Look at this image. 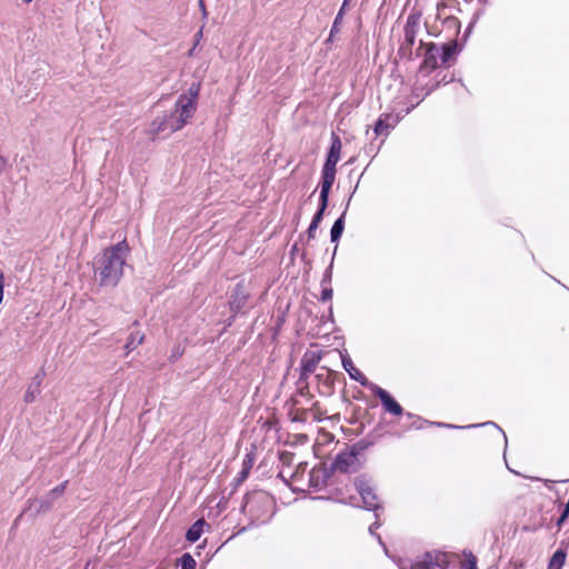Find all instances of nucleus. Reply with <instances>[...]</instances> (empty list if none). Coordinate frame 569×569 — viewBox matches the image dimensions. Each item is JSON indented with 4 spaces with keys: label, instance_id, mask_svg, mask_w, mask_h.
I'll use <instances>...</instances> for the list:
<instances>
[{
    "label": "nucleus",
    "instance_id": "obj_1",
    "mask_svg": "<svg viewBox=\"0 0 569 569\" xmlns=\"http://www.w3.org/2000/svg\"><path fill=\"white\" fill-rule=\"evenodd\" d=\"M129 252L130 247L126 239L102 251L94 263V272L100 286L116 287L119 283Z\"/></svg>",
    "mask_w": 569,
    "mask_h": 569
},
{
    "label": "nucleus",
    "instance_id": "obj_2",
    "mask_svg": "<svg viewBox=\"0 0 569 569\" xmlns=\"http://www.w3.org/2000/svg\"><path fill=\"white\" fill-rule=\"evenodd\" d=\"M425 50L423 60L419 66L418 73H428L436 70L440 66H450L455 61V57L458 52L457 40H449L441 47H438L433 42L425 43L420 41V46L417 49V56H420V50Z\"/></svg>",
    "mask_w": 569,
    "mask_h": 569
},
{
    "label": "nucleus",
    "instance_id": "obj_3",
    "mask_svg": "<svg viewBox=\"0 0 569 569\" xmlns=\"http://www.w3.org/2000/svg\"><path fill=\"white\" fill-rule=\"evenodd\" d=\"M197 109V102L192 98H187V94H181L176 102L174 111L161 120H156L152 123L153 132L160 133L169 130L176 132L182 129L186 123L193 117Z\"/></svg>",
    "mask_w": 569,
    "mask_h": 569
},
{
    "label": "nucleus",
    "instance_id": "obj_4",
    "mask_svg": "<svg viewBox=\"0 0 569 569\" xmlns=\"http://www.w3.org/2000/svg\"><path fill=\"white\" fill-rule=\"evenodd\" d=\"M273 511V498L266 491H253L246 495L242 512L249 517L251 522L263 523L271 518Z\"/></svg>",
    "mask_w": 569,
    "mask_h": 569
},
{
    "label": "nucleus",
    "instance_id": "obj_5",
    "mask_svg": "<svg viewBox=\"0 0 569 569\" xmlns=\"http://www.w3.org/2000/svg\"><path fill=\"white\" fill-rule=\"evenodd\" d=\"M420 29V13H410L403 27V41L398 49L401 59L412 60L413 46Z\"/></svg>",
    "mask_w": 569,
    "mask_h": 569
},
{
    "label": "nucleus",
    "instance_id": "obj_6",
    "mask_svg": "<svg viewBox=\"0 0 569 569\" xmlns=\"http://www.w3.org/2000/svg\"><path fill=\"white\" fill-rule=\"evenodd\" d=\"M342 143L337 134L332 136V142L322 168L321 186L331 188L336 179V166L340 160Z\"/></svg>",
    "mask_w": 569,
    "mask_h": 569
},
{
    "label": "nucleus",
    "instance_id": "obj_7",
    "mask_svg": "<svg viewBox=\"0 0 569 569\" xmlns=\"http://www.w3.org/2000/svg\"><path fill=\"white\" fill-rule=\"evenodd\" d=\"M359 452L360 450L357 446L340 451L333 461L335 469L340 472L357 471L360 466Z\"/></svg>",
    "mask_w": 569,
    "mask_h": 569
},
{
    "label": "nucleus",
    "instance_id": "obj_8",
    "mask_svg": "<svg viewBox=\"0 0 569 569\" xmlns=\"http://www.w3.org/2000/svg\"><path fill=\"white\" fill-rule=\"evenodd\" d=\"M461 23L457 16H449L435 19V23L432 26L430 34L439 36L442 32H447L448 38L456 40L458 34L460 33Z\"/></svg>",
    "mask_w": 569,
    "mask_h": 569
},
{
    "label": "nucleus",
    "instance_id": "obj_9",
    "mask_svg": "<svg viewBox=\"0 0 569 569\" xmlns=\"http://www.w3.org/2000/svg\"><path fill=\"white\" fill-rule=\"evenodd\" d=\"M355 493L357 492L360 496L365 508L368 510H377L380 507V500L369 481L363 478H357L355 480Z\"/></svg>",
    "mask_w": 569,
    "mask_h": 569
},
{
    "label": "nucleus",
    "instance_id": "obj_10",
    "mask_svg": "<svg viewBox=\"0 0 569 569\" xmlns=\"http://www.w3.org/2000/svg\"><path fill=\"white\" fill-rule=\"evenodd\" d=\"M338 372L330 370L327 367H321L316 375L317 390L321 396H331L335 391V385Z\"/></svg>",
    "mask_w": 569,
    "mask_h": 569
},
{
    "label": "nucleus",
    "instance_id": "obj_11",
    "mask_svg": "<svg viewBox=\"0 0 569 569\" xmlns=\"http://www.w3.org/2000/svg\"><path fill=\"white\" fill-rule=\"evenodd\" d=\"M355 481H339L337 487L335 488V499L345 505L359 506V499L355 493Z\"/></svg>",
    "mask_w": 569,
    "mask_h": 569
},
{
    "label": "nucleus",
    "instance_id": "obj_12",
    "mask_svg": "<svg viewBox=\"0 0 569 569\" xmlns=\"http://www.w3.org/2000/svg\"><path fill=\"white\" fill-rule=\"evenodd\" d=\"M322 359V352L319 350H307L300 361V380L308 379Z\"/></svg>",
    "mask_w": 569,
    "mask_h": 569
},
{
    "label": "nucleus",
    "instance_id": "obj_13",
    "mask_svg": "<svg viewBox=\"0 0 569 569\" xmlns=\"http://www.w3.org/2000/svg\"><path fill=\"white\" fill-rule=\"evenodd\" d=\"M448 566L446 553L428 552L423 556L422 560L417 561L411 566V569H445Z\"/></svg>",
    "mask_w": 569,
    "mask_h": 569
},
{
    "label": "nucleus",
    "instance_id": "obj_14",
    "mask_svg": "<svg viewBox=\"0 0 569 569\" xmlns=\"http://www.w3.org/2000/svg\"><path fill=\"white\" fill-rule=\"evenodd\" d=\"M371 390L375 393V396L380 399L385 411H387L393 416H397V417L402 415V412H403L402 407L399 405L398 401H396L392 398V396L388 391H386L385 389H382L379 386H373L371 388Z\"/></svg>",
    "mask_w": 569,
    "mask_h": 569
},
{
    "label": "nucleus",
    "instance_id": "obj_15",
    "mask_svg": "<svg viewBox=\"0 0 569 569\" xmlns=\"http://www.w3.org/2000/svg\"><path fill=\"white\" fill-rule=\"evenodd\" d=\"M250 298V293L243 281H240L236 284L233 292L229 299V306L231 311L239 312L241 309L246 307L248 300Z\"/></svg>",
    "mask_w": 569,
    "mask_h": 569
},
{
    "label": "nucleus",
    "instance_id": "obj_16",
    "mask_svg": "<svg viewBox=\"0 0 569 569\" xmlns=\"http://www.w3.org/2000/svg\"><path fill=\"white\" fill-rule=\"evenodd\" d=\"M307 462H298L296 468L292 470L280 469L278 477L289 485L293 489H298L296 486L300 482L306 473Z\"/></svg>",
    "mask_w": 569,
    "mask_h": 569
},
{
    "label": "nucleus",
    "instance_id": "obj_17",
    "mask_svg": "<svg viewBox=\"0 0 569 569\" xmlns=\"http://www.w3.org/2000/svg\"><path fill=\"white\" fill-rule=\"evenodd\" d=\"M437 86L438 83L432 84L430 87L421 84L419 82V79L417 78L411 89V101L410 107L407 108V113L410 112L415 107H417L427 96H429Z\"/></svg>",
    "mask_w": 569,
    "mask_h": 569
},
{
    "label": "nucleus",
    "instance_id": "obj_18",
    "mask_svg": "<svg viewBox=\"0 0 569 569\" xmlns=\"http://www.w3.org/2000/svg\"><path fill=\"white\" fill-rule=\"evenodd\" d=\"M399 122L398 116L392 113H382L375 123L373 131L376 137L388 136L389 130Z\"/></svg>",
    "mask_w": 569,
    "mask_h": 569
},
{
    "label": "nucleus",
    "instance_id": "obj_19",
    "mask_svg": "<svg viewBox=\"0 0 569 569\" xmlns=\"http://www.w3.org/2000/svg\"><path fill=\"white\" fill-rule=\"evenodd\" d=\"M341 362L343 369L348 372L350 378L357 382H359L363 387L369 386V380L365 373H362L353 363V361L348 356H343L340 353Z\"/></svg>",
    "mask_w": 569,
    "mask_h": 569
},
{
    "label": "nucleus",
    "instance_id": "obj_20",
    "mask_svg": "<svg viewBox=\"0 0 569 569\" xmlns=\"http://www.w3.org/2000/svg\"><path fill=\"white\" fill-rule=\"evenodd\" d=\"M436 19L457 16L461 11L458 0H438L436 6Z\"/></svg>",
    "mask_w": 569,
    "mask_h": 569
},
{
    "label": "nucleus",
    "instance_id": "obj_21",
    "mask_svg": "<svg viewBox=\"0 0 569 569\" xmlns=\"http://www.w3.org/2000/svg\"><path fill=\"white\" fill-rule=\"evenodd\" d=\"M330 189L331 188H325L323 186H321L320 207H319L318 211L316 212V214L313 216L312 221H311V224H313V228H318L323 218L325 210L328 206V198H329Z\"/></svg>",
    "mask_w": 569,
    "mask_h": 569
},
{
    "label": "nucleus",
    "instance_id": "obj_22",
    "mask_svg": "<svg viewBox=\"0 0 569 569\" xmlns=\"http://www.w3.org/2000/svg\"><path fill=\"white\" fill-rule=\"evenodd\" d=\"M330 189L331 188H325L323 186H321L320 207H319L318 211L316 212V214L313 216L312 221H311V224H313V228H318L323 218L325 210L328 206V198H329Z\"/></svg>",
    "mask_w": 569,
    "mask_h": 569
},
{
    "label": "nucleus",
    "instance_id": "obj_23",
    "mask_svg": "<svg viewBox=\"0 0 569 569\" xmlns=\"http://www.w3.org/2000/svg\"><path fill=\"white\" fill-rule=\"evenodd\" d=\"M206 525V521L203 519L197 520L187 531L186 539L189 542H196L199 540L203 532V527Z\"/></svg>",
    "mask_w": 569,
    "mask_h": 569
},
{
    "label": "nucleus",
    "instance_id": "obj_24",
    "mask_svg": "<svg viewBox=\"0 0 569 569\" xmlns=\"http://www.w3.org/2000/svg\"><path fill=\"white\" fill-rule=\"evenodd\" d=\"M144 341V333L141 331H133L129 335L127 343L124 346L127 355L134 350Z\"/></svg>",
    "mask_w": 569,
    "mask_h": 569
},
{
    "label": "nucleus",
    "instance_id": "obj_25",
    "mask_svg": "<svg viewBox=\"0 0 569 569\" xmlns=\"http://www.w3.org/2000/svg\"><path fill=\"white\" fill-rule=\"evenodd\" d=\"M566 558H567L566 551H563L561 549L557 550L552 555V557L548 563V569H562V567L566 562Z\"/></svg>",
    "mask_w": 569,
    "mask_h": 569
},
{
    "label": "nucleus",
    "instance_id": "obj_26",
    "mask_svg": "<svg viewBox=\"0 0 569 569\" xmlns=\"http://www.w3.org/2000/svg\"><path fill=\"white\" fill-rule=\"evenodd\" d=\"M326 471L321 468H313L309 472V487L319 488L320 480L323 481Z\"/></svg>",
    "mask_w": 569,
    "mask_h": 569
},
{
    "label": "nucleus",
    "instance_id": "obj_27",
    "mask_svg": "<svg viewBox=\"0 0 569 569\" xmlns=\"http://www.w3.org/2000/svg\"><path fill=\"white\" fill-rule=\"evenodd\" d=\"M279 461L281 469L291 470V467L295 462V453L290 451H280Z\"/></svg>",
    "mask_w": 569,
    "mask_h": 569
},
{
    "label": "nucleus",
    "instance_id": "obj_28",
    "mask_svg": "<svg viewBox=\"0 0 569 569\" xmlns=\"http://www.w3.org/2000/svg\"><path fill=\"white\" fill-rule=\"evenodd\" d=\"M343 228H345V221H343V217H340L339 219H337L331 228V232H330V236H331V241L332 242H336L340 239L341 234H342V231H343Z\"/></svg>",
    "mask_w": 569,
    "mask_h": 569
},
{
    "label": "nucleus",
    "instance_id": "obj_29",
    "mask_svg": "<svg viewBox=\"0 0 569 569\" xmlns=\"http://www.w3.org/2000/svg\"><path fill=\"white\" fill-rule=\"evenodd\" d=\"M309 410L315 421H322L327 418V410L318 401L313 402Z\"/></svg>",
    "mask_w": 569,
    "mask_h": 569
},
{
    "label": "nucleus",
    "instance_id": "obj_30",
    "mask_svg": "<svg viewBox=\"0 0 569 569\" xmlns=\"http://www.w3.org/2000/svg\"><path fill=\"white\" fill-rule=\"evenodd\" d=\"M40 393V380L36 386H29L28 390L24 393V402L31 403L36 400L37 396Z\"/></svg>",
    "mask_w": 569,
    "mask_h": 569
},
{
    "label": "nucleus",
    "instance_id": "obj_31",
    "mask_svg": "<svg viewBox=\"0 0 569 569\" xmlns=\"http://www.w3.org/2000/svg\"><path fill=\"white\" fill-rule=\"evenodd\" d=\"M253 466V458L250 455H247L242 462V470L240 472V480H244Z\"/></svg>",
    "mask_w": 569,
    "mask_h": 569
},
{
    "label": "nucleus",
    "instance_id": "obj_32",
    "mask_svg": "<svg viewBox=\"0 0 569 569\" xmlns=\"http://www.w3.org/2000/svg\"><path fill=\"white\" fill-rule=\"evenodd\" d=\"M181 569H196V560L190 553H183L179 559Z\"/></svg>",
    "mask_w": 569,
    "mask_h": 569
},
{
    "label": "nucleus",
    "instance_id": "obj_33",
    "mask_svg": "<svg viewBox=\"0 0 569 569\" xmlns=\"http://www.w3.org/2000/svg\"><path fill=\"white\" fill-rule=\"evenodd\" d=\"M68 480H64L63 482H61L59 486L54 487L53 489H51L48 493V496L52 499L59 497V496H62L66 491V488L68 486Z\"/></svg>",
    "mask_w": 569,
    "mask_h": 569
},
{
    "label": "nucleus",
    "instance_id": "obj_34",
    "mask_svg": "<svg viewBox=\"0 0 569 569\" xmlns=\"http://www.w3.org/2000/svg\"><path fill=\"white\" fill-rule=\"evenodd\" d=\"M298 383H299V393L302 397H307L308 399H311L312 395H311V392L309 390L308 379H306V380H300L299 379Z\"/></svg>",
    "mask_w": 569,
    "mask_h": 569
},
{
    "label": "nucleus",
    "instance_id": "obj_35",
    "mask_svg": "<svg viewBox=\"0 0 569 569\" xmlns=\"http://www.w3.org/2000/svg\"><path fill=\"white\" fill-rule=\"evenodd\" d=\"M3 288H4V274L3 271L0 269V303L3 299Z\"/></svg>",
    "mask_w": 569,
    "mask_h": 569
},
{
    "label": "nucleus",
    "instance_id": "obj_36",
    "mask_svg": "<svg viewBox=\"0 0 569 569\" xmlns=\"http://www.w3.org/2000/svg\"><path fill=\"white\" fill-rule=\"evenodd\" d=\"M198 92H199V89H198V88H193V87H191V88L189 89V94H187V98H192V99H193V102H197Z\"/></svg>",
    "mask_w": 569,
    "mask_h": 569
},
{
    "label": "nucleus",
    "instance_id": "obj_37",
    "mask_svg": "<svg viewBox=\"0 0 569 569\" xmlns=\"http://www.w3.org/2000/svg\"><path fill=\"white\" fill-rule=\"evenodd\" d=\"M332 298V289H323L321 293L322 301L330 300Z\"/></svg>",
    "mask_w": 569,
    "mask_h": 569
},
{
    "label": "nucleus",
    "instance_id": "obj_38",
    "mask_svg": "<svg viewBox=\"0 0 569 569\" xmlns=\"http://www.w3.org/2000/svg\"><path fill=\"white\" fill-rule=\"evenodd\" d=\"M466 569H478V568H477V560H476V558H475V557H471V558L468 560V562H467V565H466Z\"/></svg>",
    "mask_w": 569,
    "mask_h": 569
},
{
    "label": "nucleus",
    "instance_id": "obj_39",
    "mask_svg": "<svg viewBox=\"0 0 569 569\" xmlns=\"http://www.w3.org/2000/svg\"><path fill=\"white\" fill-rule=\"evenodd\" d=\"M317 229H318V228H313V224H311V223H310V226H309V228H308V231H307V232H308V237H309L310 239L315 238V234H316V230H317Z\"/></svg>",
    "mask_w": 569,
    "mask_h": 569
},
{
    "label": "nucleus",
    "instance_id": "obj_40",
    "mask_svg": "<svg viewBox=\"0 0 569 569\" xmlns=\"http://www.w3.org/2000/svg\"><path fill=\"white\" fill-rule=\"evenodd\" d=\"M566 520L567 518L560 515L559 519L557 520V526L561 527Z\"/></svg>",
    "mask_w": 569,
    "mask_h": 569
},
{
    "label": "nucleus",
    "instance_id": "obj_41",
    "mask_svg": "<svg viewBox=\"0 0 569 569\" xmlns=\"http://www.w3.org/2000/svg\"><path fill=\"white\" fill-rule=\"evenodd\" d=\"M6 163H7L6 159L2 156H0V172L3 170Z\"/></svg>",
    "mask_w": 569,
    "mask_h": 569
},
{
    "label": "nucleus",
    "instance_id": "obj_42",
    "mask_svg": "<svg viewBox=\"0 0 569 569\" xmlns=\"http://www.w3.org/2000/svg\"><path fill=\"white\" fill-rule=\"evenodd\" d=\"M561 516L568 518V516H569V507L567 505L565 506Z\"/></svg>",
    "mask_w": 569,
    "mask_h": 569
},
{
    "label": "nucleus",
    "instance_id": "obj_43",
    "mask_svg": "<svg viewBox=\"0 0 569 569\" xmlns=\"http://www.w3.org/2000/svg\"><path fill=\"white\" fill-rule=\"evenodd\" d=\"M341 18H342V17H341V11H339V12H338V14H337V17H336V19H335L333 26H337V24H338V22H339V20H341Z\"/></svg>",
    "mask_w": 569,
    "mask_h": 569
},
{
    "label": "nucleus",
    "instance_id": "obj_44",
    "mask_svg": "<svg viewBox=\"0 0 569 569\" xmlns=\"http://www.w3.org/2000/svg\"><path fill=\"white\" fill-rule=\"evenodd\" d=\"M177 565H167V566H163L161 567L160 569H177Z\"/></svg>",
    "mask_w": 569,
    "mask_h": 569
},
{
    "label": "nucleus",
    "instance_id": "obj_45",
    "mask_svg": "<svg viewBox=\"0 0 569 569\" xmlns=\"http://www.w3.org/2000/svg\"><path fill=\"white\" fill-rule=\"evenodd\" d=\"M41 509L42 510H48V509H50V505H46V507L43 505H41Z\"/></svg>",
    "mask_w": 569,
    "mask_h": 569
},
{
    "label": "nucleus",
    "instance_id": "obj_46",
    "mask_svg": "<svg viewBox=\"0 0 569 569\" xmlns=\"http://www.w3.org/2000/svg\"><path fill=\"white\" fill-rule=\"evenodd\" d=\"M345 7H346V4H342V7L339 10V11H341V16L345 13Z\"/></svg>",
    "mask_w": 569,
    "mask_h": 569
},
{
    "label": "nucleus",
    "instance_id": "obj_47",
    "mask_svg": "<svg viewBox=\"0 0 569 569\" xmlns=\"http://www.w3.org/2000/svg\"><path fill=\"white\" fill-rule=\"evenodd\" d=\"M21 1H22V2H24V3H30V2H32L33 0H21Z\"/></svg>",
    "mask_w": 569,
    "mask_h": 569
},
{
    "label": "nucleus",
    "instance_id": "obj_48",
    "mask_svg": "<svg viewBox=\"0 0 569 569\" xmlns=\"http://www.w3.org/2000/svg\"><path fill=\"white\" fill-rule=\"evenodd\" d=\"M202 36V30H200L198 33H197V37H201Z\"/></svg>",
    "mask_w": 569,
    "mask_h": 569
},
{
    "label": "nucleus",
    "instance_id": "obj_49",
    "mask_svg": "<svg viewBox=\"0 0 569 569\" xmlns=\"http://www.w3.org/2000/svg\"><path fill=\"white\" fill-rule=\"evenodd\" d=\"M84 569H87V568H84Z\"/></svg>",
    "mask_w": 569,
    "mask_h": 569
}]
</instances>
